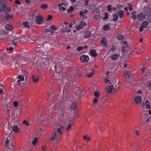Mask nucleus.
Instances as JSON below:
<instances>
[{
  "label": "nucleus",
  "mask_w": 151,
  "mask_h": 151,
  "mask_svg": "<svg viewBox=\"0 0 151 151\" xmlns=\"http://www.w3.org/2000/svg\"><path fill=\"white\" fill-rule=\"evenodd\" d=\"M7 3L4 0H0V12H4L5 13H9L11 8L7 6Z\"/></svg>",
  "instance_id": "nucleus-1"
},
{
  "label": "nucleus",
  "mask_w": 151,
  "mask_h": 151,
  "mask_svg": "<svg viewBox=\"0 0 151 151\" xmlns=\"http://www.w3.org/2000/svg\"><path fill=\"white\" fill-rule=\"evenodd\" d=\"M35 20L36 23L38 24H41L43 23L44 21L43 17L42 15H39L35 17Z\"/></svg>",
  "instance_id": "nucleus-2"
},
{
  "label": "nucleus",
  "mask_w": 151,
  "mask_h": 151,
  "mask_svg": "<svg viewBox=\"0 0 151 151\" xmlns=\"http://www.w3.org/2000/svg\"><path fill=\"white\" fill-rule=\"evenodd\" d=\"M144 12V14L146 16H148L149 17H150L151 14V9L148 7L144 6L143 8Z\"/></svg>",
  "instance_id": "nucleus-3"
},
{
  "label": "nucleus",
  "mask_w": 151,
  "mask_h": 151,
  "mask_svg": "<svg viewBox=\"0 0 151 151\" xmlns=\"http://www.w3.org/2000/svg\"><path fill=\"white\" fill-rule=\"evenodd\" d=\"M80 61L82 63H87L89 60V58L88 55H81L79 58Z\"/></svg>",
  "instance_id": "nucleus-4"
},
{
  "label": "nucleus",
  "mask_w": 151,
  "mask_h": 151,
  "mask_svg": "<svg viewBox=\"0 0 151 151\" xmlns=\"http://www.w3.org/2000/svg\"><path fill=\"white\" fill-rule=\"evenodd\" d=\"M9 140L8 139H6L5 143V145L6 148V149H10L9 148L11 146H12V147H13V149H16L14 145V143L13 142L12 143L10 142L9 144Z\"/></svg>",
  "instance_id": "nucleus-5"
},
{
  "label": "nucleus",
  "mask_w": 151,
  "mask_h": 151,
  "mask_svg": "<svg viewBox=\"0 0 151 151\" xmlns=\"http://www.w3.org/2000/svg\"><path fill=\"white\" fill-rule=\"evenodd\" d=\"M86 25V23L83 21H82L80 22V24L77 27L76 29L79 30L82 29L83 27H85Z\"/></svg>",
  "instance_id": "nucleus-6"
},
{
  "label": "nucleus",
  "mask_w": 151,
  "mask_h": 151,
  "mask_svg": "<svg viewBox=\"0 0 151 151\" xmlns=\"http://www.w3.org/2000/svg\"><path fill=\"white\" fill-rule=\"evenodd\" d=\"M146 17L143 13L141 12L137 15V18L139 21H142L145 19Z\"/></svg>",
  "instance_id": "nucleus-7"
},
{
  "label": "nucleus",
  "mask_w": 151,
  "mask_h": 151,
  "mask_svg": "<svg viewBox=\"0 0 151 151\" xmlns=\"http://www.w3.org/2000/svg\"><path fill=\"white\" fill-rule=\"evenodd\" d=\"M110 72L108 71L106 73V76L105 77V78L104 79V81L106 83H109L110 81L109 80L111 79V76H110Z\"/></svg>",
  "instance_id": "nucleus-8"
},
{
  "label": "nucleus",
  "mask_w": 151,
  "mask_h": 151,
  "mask_svg": "<svg viewBox=\"0 0 151 151\" xmlns=\"http://www.w3.org/2000/svg\"><path fill=\"white\" fill-rule=\"evenodd\" d=\"M130 72L129 71H127L124 74V78L126 81L129 80L130 79Z\"/></svg>",
  "instance_id": "nucleus-9"
},
{
  "label": "nucleus",
  "mask_w": 151,
  "mask_h": 151,
  "mask_svg": "<svg viewBox=\"0 0 151 151\" xmlns=\"http://www.w3.org/2000/svg\"><path fill=\"white\" fill-rule=\"evenodd\" d=\"M114 86L113 85L109 86L106 88V91L109 93H111L112 92V90L113 89Z\"/></svg>",
  "instance_id": "nucleus-10"
},
{
  "label": "nucleus",
  "mask_w": 151,
  "mask_h": 151,
  "mask_svg": "<svg viewBox=\"0 0 151 151\" xmlns=\"http://www.w3.org/2000/svg\"><path fill=\"white\" fill-rule=\"evenodd\" d=\"M134 101L136 104L140 103L142 101V98L140 96H136L134 97Z\"/></svg>",
  "instance_id": "nucleus-11"
},
{
  "label": "nucleus",
  "mask_w": 151,
  "mask_h": 151,
  "mask_svg": "<svg viewBox=\"0 0 151 151\" xmlns=\"http://www.w3.org/2000/svg\"><path fill=\"white\" fill-rule=\"evenodd\" d=\"M19 60L20 62L22 63V64H25L26 63H27L28 61V60L27 58H25L23 57H21L20 58Z\"/></svg>",
  "instance_id": "nucleus-12"
},
{
  "label": "nucleus",
  "mask_w": 151,
  "mask_h": 151,
  "mask_svg": "<svg viewBox=\"0 0 151 151\" xmlns=\"http://www.w3.org/2000/svg\"><path fill=\"white\" fill-rule=\"evenodd\" d=\"M77 107V105L74 102H72L70 104V108L72 110L75 111Z\"/></svg>",
  "instance_id": "nucleus-13"
},
{
  "label": "nucleus",
  "mask_w": 151,
  "mask_h": 151,
  "mask_svg": "<svg viewBox=\"0 0 151 151\" xmlns=\"http://www.w3.org/2000/svg\"><path fill=\"white\" fill-rule=\"evenodd\" d=\"M106 38L105 37H103L101 40V42L102 46H104L105 47H107L108 46L107 45V43L106 41Z\"/></svg>",
  "instance_id": "nucleus-14"
},
{
  "label": "nucleus",
  "mask_w": 151,
  "mask_h": 151,
  "mask_svg": "<svg viewBox=\"0 0 151 151\" xmlns=\"http://www.w3.org/2000/svg\"><path fill=\"white\" fill-rule=\"evenodd\" d=\"M85 35L84 36L85 38H88L90 37L91 35V32L89 30H87L85 33Z\"/></svg>",
  "instance_id": "nucleus-15"
},
{
  "label": "nucleus",
  "mask_w": 151,
  "mask_h": 151,
  "mask_svg": "<svg viewBox=\"0 0 151 151\" xmlns=\"http://www.w3.org/2000/svg\"><path fill=\"white\" fill-rule=\"evenodd\" d=\"M6 17H5V19L6 20H9L10 19H13V17L12 16L9 15L8 14L9 13H5Z\"/></svg>",
  "instance_id": "nucleus-16"
},
{
  "label": "nucleus",
  "mask_w": 151,
  "mask_h": 151,
  "mask_svg": "<svg viewBox=\"0 0 151 151\" xmlns=\"http://www.w3.org/2000/svg\"><path fill=\"white\" fill-rule=\"evenodd\" d=\"M90 53L91 55L93 57H96L98 55L96 53V51L95 50H90Z\"/></svg>",
  "instance_id": "nucleus-17"
},
{
  "label": "nucleus",
  "mask_w": 151,
  "mask_h": 151,
  "mask_svg": "<svg viewBox=\"0 0 151 151\" xmlns=\"http://www.w3.org/2000/svg\"><path fill=\"white\" fill-rule=\"evenodd\" d=\"M103 29L105 31H109L110 29V27L108 24H106L104 25Z\"/></svg>",
  "instance_id": "nucleus-18"
},
{
  "label": "nucleus",
  "mask_w": 151,
  "mask_h": 151,
  "mask_svg": "<svg viewBox=\"0 0 151 151\" xmlns=\"http://www.w3.org/2000/svg\"><path fill=\"white\" fill-rule=\"evenodd\" d=\"M5 59V57L2 53L0 52V61L1 62L3 63Z\"/></svg>",
  "instance_id": "nucleus-19"
},
{
  "label": "nucleus",
  "mask_w": 151,
  "mask_h": 151,
  "mask_svg": "<svg viewBox=\"0 0 151 151\" xmlns=\"http://www.w3.org/2000/svg\"><path fill=\"white\" fill-rule=\"evenodd\" d=\"M33 81L34 83H37L39 81V78L37 76H33L32 77Z\"/></svg>",
  "instance_id": "nucleus-20"
},
{
  "label": "nucleus",
  "mask_w": 151,
  "mask_h": 151,
  "mask_svg": "<svg viewBox=\"0 0 151 151\" xmlns=\"http://www.w3.org/2000/svg\"><path fill=\"white\" fill-rule=\"evenodd\" d=\"M119 57L117 54H115L114 55H111L110 57L113 60H116Z\"/></svg>",
  "instance_id": "nucleus-21"
},
{
  "label": "nucleus",
  "mask_w": 151,
  "mask_h": 151,
  "mask_svg": "<svg viewBox=\"0 0 151 151\" xmlns=\"http://www.w3.org/2000/svg\"><path fill=\"white\" fill-rule=\"evenodd\" d=\"M73 115V119L78 118L79 117L78 112L77 111H75Z\"/></svg>",
  "instance_id": "nucleus-22"
},
{
  "label": "nucleus",
  "mask_w": 151,
  "mask_h": 151,
  "mask_svg": "<svg viewBox=\"0 0 151 151\" xmlns=\"http://www.w3.org/2000/svg\"><path fill=\"white\" fill-rule=\"evenodd\" d=\"M16 133H18L19 130V129L17 126H14L12 129Z\"/></svg>",
  "instance_id": "nucleus-23"
},
{
  "label": "nucleus",
  "mask_w": 151,
  "mask_h": 151,
  "mask_svg": "<svg viewBox=\"0 0 151 151\" xmlns=\"http://www.w3.org/2000/svg\"><path fill=\"white\" fill-rule=\"evenodd\" d=\"M83 139L84 140H86V141H89L91 139V138L87 134L84 136L83 137Z\"/></svg>",
  "instance_id": "nucleus-24"
},
{
  "label": "nucleus",
  "mask_w": 151,
  "mask_h": 151,
  "mask_svg": "<svg viewBox=\"0 0 151 151\" xmlns=\"http://www.w3.org/2000/svg\"><path fill=\"white\" fill-rule=\"evenodd\" d=\"M5 28L6 29L9 31L12 30L13 28L12 26V25H10L8 24L5 26Z\"/></svg>",
  "instance_id": "nucleus-25"
},
{
  "label": "nucleus",
  "mask_w": 151,
  "mask_h": 151,
  "mask_svg": "<svg viewBox=\"0 0 151 151\" xmlns=\"http://www.w3.org/2000/svg\"><path fill=\"white\" fill-rule=\"evenodd\" d=\"M63 4H60L58 5V7L60 10L61 11L65 10V8L63 6Z\"/></svg>",
  "instance_id": "nucleus-26"
},
{
  "label": "nucleus",
  "mask_w": 151,
  "mask_h": 151,
  "mask_svg": "<svg viewBox=\"0 0 151 151\" xmlns=\"http://www.w3.org/2000/svg\"><path fill=\"white\" fill-rule=\"evenodd\" d=\"M113 17L114 18L113 19V20L114 21H117L118 19V14L116 13H114L113 15Z\"/></svg>",
  "instance_id": "nucleus-27"
},
{
  "label": "nucleus",
  "mask_w": 151,
  "mask_h": 151,
  "mask_svg": "<svg viewBox=\"0 0 151 151\" xmlns=\"http://www.w3.org/2000/svg\"><path fill=\"white\" fill-rule=\"evenodd\" d=\"M4 89L5 90L6 88L4 86L2 85V86H1V88H0V95L2 94L4 92Z\"/></svg>",
  "instance_id": "nucleus-28"
},
{
  "label": "nucleus",
  "mask_w": 151,
  "mask_h": 151,
  "mask_svg": "<svg viewBox=\"0 0 151 151\" xmlns=\"http://www.w3.org/2000/svg\"><path fill=\"white\" fill-rule=\"evenodd\" d=\"M119 15V17L120 18H122L123 15V12L122 10H120L118 11L117 13Z\"/></svg>",
  "instance_id": "nucleus-29"
},
{
  "label": "nucleus",
  "mask_w": 151,
  "mask_h": 151,
  "mask_svg": "<svg viewBox=\"0 0 151 151\" xmlns=\"http://www.w3.org/2000/svg\"><path fill=\"white\" fill-rule=\"evenodd\" d=\"M148 24V23L147 21H145L142 23L141 26L142 27L145 28L147 26Z\"/></svg>",
  "instance_id": "nucleus-30"
},
{
  "label": "nucleus",
  "mask_w": 151,
  "mask_h": 151,
  "mask_svg": "<svg viewBox=\"0 0 151 151\" xmlns=\"http://www.w3.org/2000/svg\"><path fill=\"white\" fill-rule=\"evenodd\" d=\"M29 22L27 21H26L25 22H24L22 23V24L24 25L25 27L27 28H30V26L28 25Z\"/></svg>",
  "instance_id": "nucleus-31"
},
{
  "label": "nucleus",
  "mask_w": 151,
  "mask_h": 151,
  "mask_svg": "<svg viewBox=\"0 0 151 151\" xmlns=\"http://www.w3.org/2000/svg\"><path fill=\"white\" fill-rule=\"evenodd\" d=\"M38 138L37 137L35 138L32 142V144L34 145H36L37 143L38 142Z\"/></svg>",
  "instance_id": "nucleus-32"
},
{
  "label": "nucleus",
  "mask_w": 151,
  "mask_h": 151,
  "mask_svg": "<svg viewBox=\"0 0 151 151\" xmlns=\"http://www.w3.org/2000/svg\"><path fill=\"white\" fill-rule=\"evenodd\" d=\"M57 138V133L55 132L54 134L52 136L51 139H50V141H53L56 139Z\"/></svg>",
  "instance_id": "nucleus-33"
},
{
  "label": "nucleus",
  "mask_w": 151,
  "mask_h": 151,
  "mask_svg": "<svg viewBox=\"0 0 151 151\" xmlns=\"http://www.w3.org/2000/svg\"><path fill=\"white\" fill-rule=\"evenodd\" d=\"M0 33L1 35H6L8 34V32L6 30H2L0 31Z\"/></svg>",
  "instance_id": "nucleus-34"
},
{
  "label": "nucleus",
  "mask_w": 151,
  "mask_h": 151,
  "mask_svg": "<svg viewBox=\"0 0 151 151\" xmlns=\"http://www.w3.org/2000/svg\"><path fill=\"white\" fill-rule=\"evenodd\" d=\"M116 38L119 40H122L124 39V36L120 35V36H117L116 37Z\"/></svg>",
  "instance_id": "nucleus-35"
},
{
  "label": "nucleus",
  "mask_w": 151,
  "mask_h": 151,
  "mask_svg": "<svg viewBox=\"0 0 151 151\" xmlns=\"http://www.w3.org/2000/svg\"><path fill=\"white\" fill-rule=\"evenodd\" d=\"M74 10V8L72 6H70V9L67 10V12L68 13L70 14Z\"/></svg>",
  "instance_id": "nucleus-36"
},
{
  "label": "nucleus",
  "mask_w": 151,
  "mask_h": 151,
  "mask_svg": "<svg viewBox=\"0 0 151 151\" xmlns=\"http://www.w3.org/2000/svg\"><path fill=\"white\" fill-rule=\"evenodd\" d=\"M64 128L63 126H61L59 128H58L57 129V131L58 132L59 134H62V133L61 131V129H63Z\"/></svg>",
  "instance_id": "nucleus-37"
},
{
  "label": "nucleus",
  "mask_w": 151,
  "mask_h": 151,
  "mask_svg": "<svg viewBox=\"0 0 151 151\" xmlns=\"http://www.w3.org/2000/svg\"><path fill=\"white\" fill-rule=\"evenodd\" d=\"M18 78L19 79V80H18L17 81L18 82H19L21 81H24V78L23 76L22 75H19L18 76Z\"/></svg>",
  "instance_id": "nucleus-38"
},
{
  "label": "nucleus",
  "mask_w": 151,
  "mask_h": 151,
  "mask_svg": "<svg viewBox=\"0 0 151 151\" xmlns=\"http://www.w3.org/2000/svg\"><path fill=\"white\" fill-rule=\"evenodd\" d=\"M48 6L46 4H43L41 5V8L43 9H45L48 8Z\"/></svg>",
  "instance_id": "nucleus-39"
},
{
  "label": "nucleus",
  "mask_w": 151,
  "mask_h": 151,
  "mask_svg": "<svg viewBox=\"0 0 151 151\" xmlns=\"http://www.w3.org/2000/svg\"><path fill=\"white\" fill-rule=\"evenodd\" d=\"M7 93L6 92H4L2 94V97L3 99H5V100H7Z\"/></svg>",
  "instance_id": "nucleus-40"
},
{
  "label": "nucleus",
  "mask_w": 151,
  "mask_h": 151,
  "mask_svg": "<svg viewBox=\"0 0 151 151\" xmlns=\"http://www.w3.org/2000/svg\"><path fill=\"white\" fill-rule=\"evenodd\" d=\"M16 114H17V113ZM19 114H20L19 112L18 111V112L17 114V115H16V114L14 113V119L15 118L16 119H18L19 118V116H20L19 115Z\"/></svg>",
  "instance_id": "nucleus-41"
},
{
  "label": "nucleus",
  "mask_w": 151,
  "mask_h": 151,
  "mask_svg": "<svg viewBox=\"0 0 151 151\" xmlns=\"http://www.w3.org/2000/svg\"><path fill=\"white\" fill-rule=\"evenodd\" d=\"M51 29L53 30H56L57 29V27L55 25H52L50 27Z\"/></svg>",
  "instance_id": "nucleus-42"
},
{
  "label": "nucleus",
  "mask_w": 151,
  "mask_h": 151,
  "mask_svg": "<svg viewBox=\"0 0 151 151\" xmlns=\"http://www.w3.org/2000/svg\"><path fill=\"white\" fill-rule=\"evenodd\" d=\"M52 16L51 15H49L47 18L46 20L47 21H50L52 19Z\"/></svg>",
  "instance_id": "nucleus-43"
},
{
  "label": "nucleus",
  "mask_w": 151,
  "mask_h": 151,
  "mask_svg": "<svg viewBox=\"0 0 151 151\" xmlns=\"http://www.w3.org/2000/svg\"><path fill=\"white\" fill-rule=\"evenodd\" d=\"M12 146H11L10 147V149H7L6 150L7 151H18L17 150H16V149H13V147H12Z\"/></svg>",
  "instance_id": "nucleus-44"
},
{
  "label": "nucleus",
  "mask_w": 151,
  "mask_h": 151,
  "mask_svg": "<svg viewBox=\"0 0 151 151\" xmlns=\"http://www.w3.org/2000/svg\"><path fill=\"white\" fill-rule=\"evenodd\" d=\"M104 16L105 17L103 18V20H106L108 19V12H106L104 14Z\"/></svg>",
  "instance_id": "nucleus-45"
},
{
  "label": "nucleus",
  "mask_w": 151,
  "mask_h": 151,
  "mask_svg": "<svg viewBox=\"0 0 151 151\" xmlns=\"http://www.w3.org/2000/svg\"><path fill=\"white\" fill-rule=\"evenodd\" d=\"M60 30L62 33H63L64 32H70V29H68V30H65L64 29H63L62 28L60 29Z\"/></svg>",
  "instance_id": "nucleus-46"
},
{
  "label": "nucleus",
  "mask_w": 151,
  "mask_h": 151,
  "mask_svg": "<svg viewBox=\"0 0 151 151\" xmlns=\"http://www.w3.org/2000/svg\"><path fill=\"white\" fill-rule=\"evenodd\" d=\"M129 7V9L130 11H131L133 10V8L132 7V4L130 3H129L128 4V7Z\"/></svg>",
  "instance_id": "nucleus-47"
},
{
  "label": "nucleus",
  "mask_w": 151,
  "mask_h": 151,
  "mask_svg": "<svg viewBox=\"0 0 151 151\" xmlns=\"http://www.w3.org/2000/svg\"><path fill=\"white\" fill-rule=\"evenodd\" d=\"M100 93L97 91H95L94 92V95L96 97H98L99 96Z\"/></svg>",
  "instance_id": "nucleus-48"
},
{
  "label": "nucleus",
  "mask_w": 151,
  "mask_h": 151,
  "mask_svg": "<svg viewBox=\"0 0 151 151\" xmlns=\"http://www.w3.org/2000/svg\"><path fill=\"white\" fill-rule=\"evenodd\" d=\"M72 126V124H68L67 128V131H69L71 128Z\"/></svg>",
  "instance_id": "nucleus-49"
},
{
  "label": "nucleus",
  "mask_w": 151,
  "mask_h": 151,
  "mask_svg": "<svg viewBox=\"0 0 151 151\" xmlns=\"http://www.w3.org/2000/svg\"><path fill=\"white\" fill-rule=\"evenodd\" d=\"M100 17V14H98V15L95 14L94 17V19H98Z\"/></svg>",
  "instance_id": "nucleus-50"
},
{
  "label": "nucleus",
  "mask_w": 151,
  "mask_h": 151,
  "mask_svg": "<svg viewBox=\"0 0 151 151\" xmlns=\"http://www.w3.org/2000/svg\"><path fill=\"white\" fill-rule=\"evenodd\" d=\"M107 8H108V11L109 12H110L111 11V5H108L107 7Z\"/></svg>",
  "instance_id": "nucleus-51"
},
{
  "label": "nucleus",
  "mask_w": 151,
  "mask_h": 151,
  "mask_svg": "<svg viewBox=\"0 0 151 151\" xmlns=\"http://www.w3.org/2000/svg\"><path fill=\"white\" fill-rule=\"evenodd\" d=\"M83 47L82 46H79L78 47L77 49V50L78 51H80L83 50Z\"/></svg>",
  "instance_id": "nucleus-52"
},
{
  "label": "nucleus",
  "mask_w": 151,
  "mask_h": 151,
  "mask_svg": "<svg viewBox=\"0 0 151 151\" xmlns=\"http://www.w3.org/2000/svg\"><path fill=\"white\" fill-rule=\"evenodd\" d=\"M18 104V102L17 101H14L13 103V105L15 107H17Z\"/></svg>",
  "instance_id": "nucleus-53"
},
{
  "label": "nucleus",
  "mask_w": 151,
  "mask_h": 151,
  "mask_svg": "<svg viewBox=\"0 0 151 151\" xmlns=\"http://www.w3.org/2000/svg\"><path fill=\"white\" fill-rule=\"evenodd\" d=\"M126 47V46H124L122 47V52L123 53H125L126 52V50L125 48Z\"/></svg>",
  "instance_id": "nucleus-54"
},
{
  "label": "nucleus",
  "mask_w": 151,
  "mask_h": 151,
  "mask_svg": "<svg viewBox=\"0 0 151 151\" xmlns=\"http://www.w3.org/2000/svg\"><path fill=\"white\" fill-rule=\"evenodd\" d=\"M23 124H26V126H28L29 125V123L27 122V121L25 120H24L23 122Z\"/></svg>",
  "instance_id": "nucleus-55"
},
{
  "label": "nucleus",
  "mask_w": 151,
  "mask_h": 151,
  "mask_svg": "<svg viewBox=\"0 0 151 151\" xmlns=\"http://www.w3.org/2000/svg\"><path fill=\"white\" fill-rule=\"evenodd\" d=\"M98 101V99L96 98H95L93 100V103L94 104H96L97 103Z\"/></svg>",
  "instance_id": "nucleus-56"
},
{
  "label": "nucleus",
  "mask_w": 151,
  "mask_h": 151,
  "mask_svg": "<svg viewBox=\"0 0 151 151\" xmlns=\"http://www.w3.org/2000/svg\"><path fill=\"white\" fill-rule=\"evenodd\" d=\"M94 73L91 72L90 73V74H87L86 75V76L87 77H91L93 75Z\"/></svg>",
  "instance_id": "nucleus-57"
},
{
  "label": "nucleus",
  "mask_w": 151,
  "mask_h": 151,
  "mask_svg": "<svg viewBox=\"0 0 151 151\" xmlns=\"http://www.w3.org/2000/svg\"><path fill=\"white\" fill-rule=\"evenodd\" d=\"M6 50H9L10 51L12 52H13V48L12 47H10L9 48L8 47L6 48Z\"/></svg>",
  "instance_id": "nucleus-58"
},
{
  "label": "nucleus",
  "mask_w": 151,
  "mask_h": 151,
  "mask_svg": "<svg viewBox=\"0 0 151 151\" xmlns=\"http://www.w3.org/2000/svg\"><path fill=\"white\" fill-rule=\"evenodd\" d=\"M15 3L16 4L18 5H20L21 4V2L19 0H16Z\"/></svg>",
  "instance_id": "nucleus-59"
},
{
  "label": "nucleus",
  "mask_w": 151,
  "mask_h": 151,
  "mask_svg": "<svg viewBox=\"0 0 151 151\" xmlns=\"http://www.w3.org/2000/svg\"><path fill=\"white\" fill-rule=\"evenodd\" d=\"M79 14L82 17H84V12L83 11H81L79 13Z\"/></svg>",
  "instance_id": "nucleus-60"
},
{
  "label": "nucleus",
  "mask_w": 151,
  "mask_h": 151,
  "mask_svg": "<svg viewBox=\"0 0 151 151\" xmlns=\"http://www.w3.org/2000/svg\"><path fill=\"white\" fill-rule=\"evenodd\" d=\"M116 92V89L115 88H113V89L112 90V93H115Z\"/></svg>",
  "instance_id": "nucleus-61"
},
{
  "label": "nucleus",
  "mask_w": 151,
  "mask_h": 151,
  "mask_svg": "<svg viewBox=\"0 0 151 151\" xmlns=\"http://www.w3.org/2000/svg\"><path fill=\"white\" fill-rule=\"evenodd\" d=\"M132 18L133 19L135 20L137 18V17H136V16L135 15H132Z\"/></svg>",
  "instance_id": "nucleus-62"
},
{
  "label": "nucleus",
  "mask_w": 151,
  "mask_h": 151,
  "mask_svg": "<svg viewBox=\"0 0 151 151\" xmlns=\"http://www.w3.org/2000/svg\"><path fill=\"white\" fill-rule=\"evenodd\" d=\"M42 150L43 151H45L46 150V147L45 146H42Z\"/></svg>",
  "instance_id": "nucleus-63"
},
{
  "label": "nucleus",
  "mask_w": 151,
  "mask_h": 151,
  "mask_svg": "<svg viewBox=\"0 0 151 151\" xmlns=\"http://www.w3.org/2000/svg\"><path fill=\"white\" fill-rule=\"evenodd\" d=\"M148 86L147 87L149 88H151V83L149 82V83H148Z\"/></svg>",
  "instance_id": "nucleus-64"
}]
</instances>
